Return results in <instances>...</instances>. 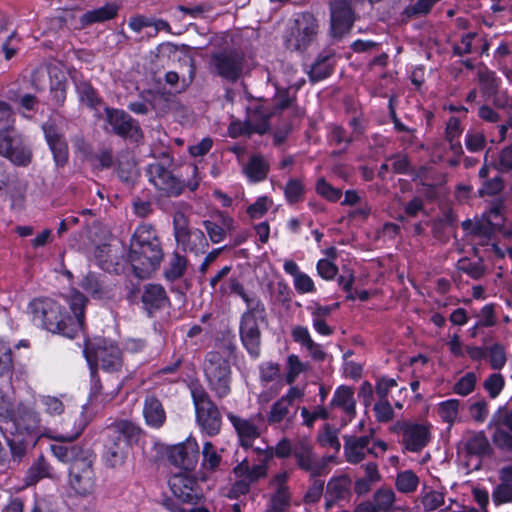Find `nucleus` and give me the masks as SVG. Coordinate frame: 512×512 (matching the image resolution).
I'll list each match as a JSON object with an SVG mask.
<instances>
[{"mask_svg":"<svg viewBox=\"0 0 512 512\" xmlns=\"http://www.w3.org/2000/svg\"><path fill=\"white\" fill-rule=\"evenodd\" d=\"M494 167L501 173L512 171V146H507L500 151L498 161L494 164Z\"/></svg>","mask_w":512,"mask_h":512,"instance_id":"obj_64","label":"nucleus"},{"mask_svg":"<svg viewBox=\"0 0 512 512\" xmlns=\"http://www.w3.org/2000/svg\"><path fill=\"white\" fill-rule=\"evenodd\" d=\"M40 404L44 407L45 413L50 416H60L65 410L62 400L56 396L41 395L39 397Z\"/></svg>","mask_w":512,"mask_h":512,"instance_id":"obj_56","label":"nucleus"},{"mask_svg":"<svg viewBox=\"0 0 512 512\" xmlns=\"http://www.w3.org/2000/svg\"><path fill=\"white\" fill-rule=\"evenodd\" d=\"M304 193L305 186L299 179H290L284 187L285 199L290 205L302 202Z\"/></svg>","mask_w":512,"mask_h":512,"instance_id":"obj_48","label":"nucleus"},{"mask_svg":"<svg viewBox=\"0 0 512 512\" xmlns=\"http://www.w3.org/2000/svg\"><path fill=\"white\" fill-rule=\"evenodd\" d=\"M94 356L96 364L104 371H117L122 366L121 352L115 345H98Z\"/></svg>","mask_w":512,"mask_h":512,"instance_id":"obj_26","label":"nucleus"},{"mask_svg":"<svg viewBox=\"0 0 512 512\" xmlns=\"http://www.w3.org/2000/svg\"><path fill=\"white\" fill-rule=\"evenodd\" d=\"M3 421L1 429L4 434H10V436H29L31 440H34L35 436L39 432L40 417L39 414L34 411L28 405L20 402L17 405L14 404L12 412Z\"/></svg>","mask_w":512,"mask_h":512,"instance_id":"obj_8","label":"nucleus"},{"mask_svg":"<svg viewBox=\"0 0 512 512\" xmlns=\"http://www.w3.org/2000/svg\"><path fill=\"white\" fill-rule=\"evenodd\" d=\"M275 115L269 108L260 106L252 111L243 124H239L240 134L252 135L254 133L263 135L270 129V119Z\"/></svg>","mask_w":512,"mask_h":512,"instance_id":"obj_22","label":"nucleus"},{"mask_svg":"<svg viewBox=\"0 0 512 512\" xmlns=\"http://www.w3.org/2000/svg\"><path fill=\"white\" fill-rule=\"evenodd\" d=\"M418 484L419 478L412 470H405L397 474L395 486L401 493L416 491Z\"/></svg>","mask_w":512,"mask_h":512,"instance_id":"obj_45","label":"nucleus"},{"mask_svg":"<svg viewBox=\"0 0 512 512\" xmlns=\"http://www.w3.org/2000/svg\"><path fill=\"white\" fill-rule=\"evenodd\" d=\"M169 462L185 471H192L199 458V446L195 439L188 438L186 441L173 445L167 449Z\"/></svg>","mask_w":512,"mask_h":512,"instance_id":"obj_16","label":"nucleus"},{"mask_svg":"<svg viewBox=\"0 0 512 512\" xmlns=\"http://www.w3.org/2000/svg\"><path fill=\"white\" fill-rule=\"evenodd\" d=\"M429 427L424 424L411 423L406 426L402 443L410 452H420L430 441Z\"/></svg>","mask_w":512,"mask_h":512,"instance_id":"obj_24","label":"nucleus"},{"mask_svg":"<svg viewBox=\"0 0 512 512\" xmlns=\"http://www.w3.org/2000/svg\"><path fill=\"white\" fill-rule=\"evenodd\" d=\"M106 120L113 132L123 138H131L137 141L142 137L141 128L127 112L115 108H105Z\"/></svg>","mask_w":512,"mask_h":512,"instance_id":"obj_15","label":"nucleus"},{"mask_svg":"<svg viewBox=\"0 0 512 512\" xmlns=\"http://www.w3.org/2000/svg\"><path fill=\"white\" fill-rule=\"evenodd\" d=\"M291 504L290 491L274 492L270 499L272 512H285Z\"/></svg>","mask_w":512,"mask_h":512,"instance_id":"obj_60","label":"nucleus"},{"mask_svg":"<svg viewBox=\"0 0 512 512\" xmlns=\"http://www.w3.org/2000/svg\"><path fill=\"white\" fill-rule=\"evenodd\" d=\"M295 448V440L291 441L289 438L283 437L274 447L267 446L263 450L265 461H271L274 457L278 459H287L293 456Z\"/></svg>","mask_w":512,"mask_h":512,"instance_id":"obj_39","label":"nucleus"},{"mask_svg":"<svg viewBox=\"0 0 512 512\" xmlns=\"http://www.w3.org/2000/svg\"><path fill=\"white\" fill-rule=\"evenodd\" d=\"M187 268V259L177 252H174L169 265L164 271V276L168 281H175L181 278Z\"/></svg>","mask_w":512,"mask_h":512,"instance_id":"obj_44","label":"nucleus"},{"mask_svg":"<svg viewBox=\"0 0 512 512\" xmlns=\"http://www.w3.org/2000/svg\"><path fill=\"white\" fill-rule=\"evenodd\" d=\"M268 172L269 164L261 155H253L244 167V173L251 182L263 181Z\"/></svg>","mask_w":512,"mask_h":512,"instance_id":"obj_38","label":"nucleus"},{"mask_svg":"<svg viewBox=\"0 0 512 512\" xmlns=\"http://www.w3.org/2000/svg\"><path fill=\"white\" fill-rule=\"evenodd\" d=\"M216 293L222 297L235 294L242 299L246 295L247 291L238 278L230 277L227 282L219 285Z\"/></svg>","mask_w":512,"mask_h":512,"instance_id":"obj_55","label":"nucleus"},{"mask_svg":"<svg viewBox=\"0 0 512 512\" xmlns=\"http://www.w3.org/2000/svg\"><path fill=\"white\" fill-rule=\"evenodd\" d=\"M5 437L7 440V444L10 447L11 456H12L13 460L18 461V462L21 461V459L26 454L27 445L29 444L30 441H32L31 437L24 436V435H21L19 437H17V436L8 437L6 434H5Z\"/></svg>","mask_w":512,"mask_h":512,"instance_id":"obj_49","label":"nucleus"},{"mask_svg":"<svg viewBox=\"0 0 512 512\" xmlns=\"http://www.w3.org/2000/svg\"><path fill=\"white\" fill-rule=\"evenodd\" d=\"M439 0H418L414 4L408 5L402 12V16L406 19L419 16H426L430 13L435 3Z\"/></svg>","mask_w":512,"mask_h":512,"instance_id":"obj_50","label":"nucleus"},{"mask_svg":"<svg viewBox=\"0 0 512 512\" xmlns=\"http://www.w3.org/2000/svg\"><path fill=\"white\" fill-rule=\"evenodd\" d=\"M479 82L482 93L487 97L495 96L498 93L499 79L495 72L490 70L479 71Z\"/></svg>","mask_w":512,"mask_h":512,"instance_id":"obj_46","label":"nucleus"},{"mask_svg":"<svg viewBox=\"0 0 512 512\" xmlns=\"http://www.w3.org/2000/svg\"><path fill=\"white\" fill-rule=\"evenodd\" d=\"M460 402L457 399H449L439 404L438 414L441 419L452 424L458 417Z\"/></svg>","mask_w":512,"mask_h":512,"instance_id":"obj_54","label":"nucleus"},{"mask_svg":"<svg viewBox=\"0 0 512 512\" xmlns=\"http://www.w3.org/2000/svg\"><path fill=\"white\" fill-rule=\"evenodd\" d=\"M307 369L308 364L303 363L297 355H289L287 358L288 371L285 376L286 383L292 385L296 381L297 377Z\"/></svg>","mask_w":512,"mask_h":512,"instance_id":"obj_51","label":"nucleus"},{"mask_svg":"<svg viewBox=\"0 0 512 512\" xmlns=\"http://www.w3.org/2000/svg\"><path fill=\"white\" fill-rule=\"evenodd\" d=\"M175 240L184 251H196V244L192 243V232L188 228V220L183 212H176L173 216Z\"/></svg>","mask_w":512,"mask_h":512,"instance_id":"obj_30","label":"nucleus"},{"mask_svg":"<svg viewBox=\"0 0 512 512\" xmlns=\"http://www.w3.org/2000/svg\"><path fill=\"white\" fill-rule=\"evenodd\" d=\"M0 155L18 166L28 165L32 157L30 149L12 127L0 130Z\"/></svg>","mask_w":512,"mask_h":512,"instance_id":"obj_13","label":"nucleus"},{"mask_svg":"<svg viewBox=\"0 0 512 512\" xmlns=\"http://www.w3.org/2000/svg\"><path fill=\"white\" fill-rule=\"evenodd\" d=\"M244 57L236 50H223L210 57L209 71L228 82H236L243 73Z\"/></svg>","mask_w":512,"mask_h":512,"instance_id":"obj_10","label":"nucleus"},{"mask_svg":"<svg viewBox=\"0 0 512 512\" xmlns=\"http://www.w3.org/2000/svg\"><path fill=\"white\" fill-rule=\"evenodd\" d=\"M80 432L73 436H61L66 443L53 444V455L63 463L69 464L68 485L80 496L91 495L97 487V474L95 469L96 455L93 450L80 444H73Z\"/></svg>","mask_w":512,"mask_h":512,"instance_id":"obj_2","label":"nucleus"},{"mask_svg":"<svg viewBox=\"0 0 512 512\" xmlns=\"http://www.w3.org/2000/svg\"><path fill=\"white\" fill-rule=\"evenodd\" d=\"M143 415L146 423L154 428L162 427L166 420V413L163 405L154 395H149L145 398Z\"/></svg>","mask_w":512,"mask_h":512,"instance_id":"obj_31","label":"nucleus"},{"mask_svg":"<svg viewBox=\"0 0 512 512\" xmlns=\"http://www.w3.org/2000/svg\"><path fill=\"white\" fill-rule=\"evenodd\" d=\"M195 484L196 481L184 473L175 474L169 479V486L173 494L186 503L193 502L195 498Z\"/></svg>","mask_w":512,"mask_h":512,"instance_id":"obj_29","label":"nucleus"},{"mask_svg":"<svg viewBox=\"0 0 512 512\" xmlns=\"http://www.w3.org/2000/svg\"><path fill=\"white\" fill-rule=\"evenodd\" d=\"M331 405L342 409L350 418L356 414L354 390L349 386H340L336 389Z\"/></svg>","mask_w":512,"mask_h":512,"instance_id":"obj_37","label":"nucleus"},{"mask_svg":"<svg viewBox=\"0 0 512 512\" xmlns=\"http://www.w3.org/2000/svg\"><path fill=\"white\" fill-rule=\"evenodd\" d=\"M467 456L477 458L489 457L493 453V448L484 431L468 430L463 434L461 441Z\"/></svg>","mask_w":512,"mask_h":512,"instance_id":"obj_21","label":"nucleus"},{"mask_svg":"<svg viewBox=\"0 0 512 512\" xmlns=\"http://www.w3.org/2000/svg\"><path fill=\"white\" fill-rule=\"evenodd\" d=\"M207 235L212 243H220L226 237L227 232L234 229V220L223 213H219L209 220L203 221Z\"/></svg>","mask_w":512,"mask_h":512,"instance_id":"obj_25","label":"nucleus"},{"mask_svg":"<svg viewBox=\"0 0 512 512\" xmlns=\"http://www.w3.org/2000/svg\"><path fill=\"white\" fill-rule=\"evenodd\" d=\"M163 258L162 243L154 226L139 225L131 237L128 253L134 274L139 278L148 277L159 268Z\"/></svg>","mask_w":512,"mask_h":512,"instance_id":"obj_3","label":"nucleus"},{"mask_svg":"<svg viewBox=\"0 0 512 512\" xmlns=\"http://www.w3.org/2000/svg\"><path fill=\"white\" fill-rule=\"evenodd\" d=\"M106 433L103 459L107 467L119 468L125 463L130 447L140 440L142 430L131 421L120 420L108 426Z\"/></svg>","mask_w":512,"mask_h":512,"instance_id":"obj_4","label":"nucleus"},{"mask_svg":"<svg viewBox=\"0 0 512 512\" xmlns=\"http://www.w3.org/2000/svg\"><path fill=\"white\" fill-rule=\"evenodd\" d=\"M258 320L240 319L239 335L242 345L252 358H258L261 347V330Z\"/></svg>","mask_w":512,"mask_h":512,"instance_id":"obj_20","label":"nucleus"},{"mask_svg":"<svg viewBox=\"0 0 512 512\" xmlns=\"http://www.w3.org/2000/svg\"><path fill=\"white\" fill-rule=\"evenodd\" d=\"M330 12L332 33L340 38L351 30L355 20L351 0H332Z\"/></svg>","mask_w":512,"mask_h":512,"instance_id":"obj_17","label":"nucleus"},{"mask_svg":"<svg viewBox=\"0 0 512 512\" xmlns=\"http://www.w3.org/2000/svg\"><path fill=\"white\" fill-rule=\"evenodd\" d=\"M221 462V456L216 452L211 442H206L203 446V466L206 469L214 471Z\"/></svg>","mask_w":512,"mask_h":512,"instance_id":"obj_63","label":"nucleus"},{"mask_svg":"<svg viewBox=\"0 0 512 512\" xmlns=\"http://www.w3.org/2000/svg\"><path fill=\"white\" fill-rule=\"evenodd\" d=\"M457 269L476 280L480 279L485 273V269L480 262H471L468 258L460 259L457 263Z\"/></svg>","mask_w":512,"mask_h":512,"instance_id":"obj_58","label":"nucleus"},{"mask_svg":"<svg viewBox=\"0 0 512 512\" xmlns=\"http://www.w3.org/2000/svg\"><path fill=\"white\" fill-rule=\"evenodd\" d=\"M51 467L43 456L37 458V460L27 470L24 478L26 486L35 485L40 479L50 476Z\"/></svg>","mask_w":512,"mask_h":512,"instance_id":"obj_41","label":"nucleus"},{"mask_svg":"<svg viewBox=\"0 0 512 512\" xmlns=\"http://www.w3.org/2000/svg\"><path fill=\"white\" fill-rule=\"evenodd\" d=\"M75 90L81 104L89 108H97L101 104V98L92 84L82 76H72Z\"/></svg>","mask_w":512,"mask_h":512,"instance_id":"obj_33","label":"nucleus"},{"mask_svg":"<svg viewBox=\"0 0 512 512\" xmlns=\"http://www.w3.org/2000/svg\"><path fill=\"white\" fill-rule=\"evenodd\" d=\"M488 426H498L512 433V409L501 406L492 415Z\"/></svg>","mask_w":512,"mask_h":512,"instance_id":"obj_53","label":"nucleus"},{"mask_svg":"<svg viewBox=\"0 0 512 512\" xmlns=\"http://www.w3.org/2000/svg\"><path fill=\"white\" fill-rule=\"evenodd\" d=\"M149 182L163 195L168 197L179 196L185 182L174 172V160L169 152H161L146 168Z\"/></svg>","mask_w":512,"mask_h":512,"instance_id":"obj_5","label":"nucleus"},{"mask_svg":"<svg viewBox=\"0 0 512 512\" xmlns=\"http://www.w3.org/2000/svg\"><path fill=\"white\" fill-rule=\"evenodd\" d=\"M475 384H476L475 373L468 372L455 383L453 390L455 393H457L459 395L467 396L474 390Z\"/></svg>","mask_w":512,"mask_h":512,"instance_id":"obj_62","label":"nucleus"},{"mask_svg":"<svg viewBox=\"0 0 512 512\" xmlns=\"http://www.w3.org/2000/svg\"><path fill=\"white\" fill-rule=\"evenodd\" d=\"M119 8V5L111 2L100 8L87 11L80 17V24L82 27H86L94 23H101L114 19L118 14Z\"/></svg>","mask_w":512,"mask_h":512,"instance_id":"obj_34","label":"nucleus"},{"mask_svg":"<svg viewBox=\"0 0 512 512\" xmlns=\"http://www.w3.org/2000/svg\"><path fill=\"white\" fill-rule=\"evenodd\" d=\"M191 396L195 406L197 423L209 436L217 435L222 425L218 407L200 384H192Z\"/></svg>","mask_w":512,"mask_h":512,"instance_id":"obj_7","label":"nucleus"},{"mask_svg":"<svg viewBox=\"0 0 512 512\" xmlns=\"http://www.w3.org/2000/svg\"><path fill=\"white\" fill-rule=\"evenodd\" d=\"M227 418L236 431L239 444L245 449L251 448L254 440L260 437L265 429V416L260 412L251 415L249 418H243L229 412Z\"/></svg>","mask_w":512,"mask_h":512,"instance_id":"obj_12","label":"nucleus"},{"mask_svg":"<svg viewBox=\"0 0 512 512\" xmlns=\"http://www.w3.org/2000/svg\"><path fill=\"white\" fill-rule=\"evenodd\" d=\"M316 191L319 195L331 202L338 201L342 195L341 189L331 186L324 178H320L317 181Z\"/></svg>","mask_w":512,"mask_h":512,"instance_id":"obj_59","label":"nucleus"},{"mask_svg":"<svg viewBox=\"0 0 512 512\" xmlns=\"http://www.w3.org/2000/svg\"><path fill=\"white\" fill-rule=\"evenodd\" d=\"M493 430L491 439L494 446L501 452L512 455V433L498 426H488Z\"/></svg>","mask_w":512,"mask_h":512,"instance_id":"obj_43","label":"nucleus"},{"mask_svg":"<svg viewBox=\"0 0 512 512\" xmlns=\"http://www.w3.org/2000/svg\"><path fill=\"white\" fill-rule=\"evenodd\" d=\"M146 94L147 102L149 103L151 110L154 111L157 116H165L180 106L176 96L166 90H149Z\"/></svg>","mask_w":512,"mask_h":512,"instance_id":"obj_23","label":"nucleus"},{"mask_svg":"<svg viewBox=\"0 0 512 512\" xmlns=\"http://www.w3.org/2000/svg\"><path fill=\"white\" fill-rule=\"evenodd\" d=\"M298 407L290 405L285 400L278 399L272 404L269 413L267 414V422L270 425H277L285 421L287 425L291 424L297 416Z\"/></svg>","mask_w":512,"mask_h":512,"instance_id":"obj_32","label":"nucleus"},{"mask_svg":"<svg viewBox=\"0 0 512 512\" xmlns=\"http://www.w3.org/2000/svg\"><path fill=\"white\" fill-rule=\"evenodd\" d=\"M87 302L88 299L82 293L72 290L60 299H34L30 309L33 319L39 321L44 329L72 339L84 327Z\"/></svg>","mask_w":512,"mask_h":512,"instance_id":"obj_1","label":"nucleus"},{"mask_svg":"<svg viewBox=\"0 0 512 512\" xmlns=\"http://www.w3.org/2000/svg\"><path fill=\"white\" fill-rule=\"evenodd\" d=\"M295 94L291 95L288 89H278L273 98V108L271 112L275 115L280 111L289 108L295 101Z\"/></svg>","mask_w":512,"mask_h":512,"instance_id":"obj_57","label":"nucleus"},{"mask_svg":"<svg viewBox=\"0 0 512 512\" xmlns=\"http://www.w3.org/2000/svg\"><path fill=\"white\" fill-rule=\"evenodd\" d=\"M293 457L297 467L309 473L312 478L328 473L327 461L318 458L312 442L307 437L295 439Z\"/></svg>","mask_w":512,"mask_h":512,"instance_id":"obj_11","label":"nucleus"},{"mask_svg":"<svg viewBox=\"0 0 512 512\" xmlns=\"http://www.w3.org/2000/svg\"><path fill=\"white\" fill-rule=\"evenodd\" d=\"M81 287L84 291L94 298H102L105 294L103 284L94 273H88L81 281Z\"/></svg>","mask_w":512,"mask_h":512,"instance_id":"obj_52","label":"nucleus"},{"mask_svg":"<svg viewBox=\"0 0 512 512\" xmlns=\"http://www.w3.org/2000/svg\"><path fill=\"white\" fill-rule=\"evenodd\" d=\"M319 33V22L311 12H301L293 18L285 36L287 49L304 52L312 45Z\"/></svg>","mask_w":512,"mask_h":512,"instance_id":"obj_6","label":"nucleus"},{"mask_svg":"<svg viewBox=\"0 0 512 512\" xmlns=\"http://www.w3.org/2000/svg\"><path fill=\"white\" fill-rule=\"evenodd\" d=\"M42 130L56 165L58 167L65 166L68 162L69 152L60 121L50 117L43 123Z\"/></svg>","mask_w":512,"mask_h":512,"instance_id":"obj_14","label":"nucleus"},{"mask_svg":"<svg viewBox=\"0 0 512 512\" xmlns=\"http://www.w3.org/2000/svg\"><path fill=\"white\" fill-rule=\"evenodd\" d=\"M374 434V430H370L369 435L364 436H344V454L346 461L350 464H359L362 462L367 454L376 456L374 446L369 447V443Z\"/></svg>","mask_w":512,"mask_h":512,"instance_id":"obj_19","label":"nucleus"},{"mask_svg":"<svg viewBox=\"0 0 512 512\" xmlns=\"http://www.w3.org/2000/svg\"><path fill=\"white\" fill-rule=\"evenodd\" d=\"M268 462L263 457L259 464L251 466L248 460L244 459L233 468V473L237 478H244L252 485L267 477Z\"/></svg>","mask_w":512,"mask_h":512,"instance_id":"obj_27","label":"nucleus"},{"mask_svg":"<svg viewBox=\"0 0 512 512\" xmlns=\"http://www.w3.org/2000/svg\"><path fill=\"white\" fill-rule=\"evenodd\" d=\"M334 63L335 61L333 53L319 54L310 68V81L318 82L330 76L334 68Z\"/></svg>","mask_w":512,"mask_h":512,"instance_id":"obj_36","label":"nucleus"},{"mask_svg":"<svg viewBox=\"0 0 512 512\" xmlns=\"http://www.w3.org/2000/svg\"><path fill=\"white\" fill-rule=\"evenodd\" d=\"M204 373L210 389L218 398H223L230 393V363L219 352L211 351L206 355Z\"/></svg>","mask_w":512,"mask_h":512,"instance_id":"obj_9","label":"nucleus"},{"mask_svg":"<svg viewBox=\"0 0 512 512\" xmlns=\"http://www.w3.org/2000/svg\"><path fill=\"white\" fill-rule=\"evenodd\" d=\"M292 339L304 347L311 358L316 361H324L327 354L322 349V346L311 338L308 329L304 326L297 325L292 328L291 331Z\"/></svg>","mask_w":512,"mask_h":512,"instance_id":"obj_28","label":"nucleus"},{"mask_svg":"<svg viewBox=\"0 0 512 512\" xmlns=\"http://www.w3.org/2000/svg\"><path fill=\"white\" fill-rule=\"evenodd\" d=\"M492 500L495 505H501L512 501V484L501 481L492 492Z\"/></svg>","mask_w":512,"mask_h":512,"instance_id":"obj_61","label":"nucleus"},{"mask_svg":"<svg viewBox=\"0 0 512 512\" xmlns=\"http://www.w3.org/2000/svg\"><path fill=\"white\" fill-rule=\"evenodd\" d=\"M351 480L347 476L331 478L327 483L326 493L336 500H344L350 496Z\"/></svg>","mask_w":512,"mask_h":512,"instance_id":"obj_40","label":"nucleus"},{"mask_svg":"<svg viewBox=\"0 0 512 512\" xmlns=\"http://www.w3.org/2000/svg\"><path fill=\"white\" fill-rule=\"evenodd\" d=\"M142 308L149 317L171 305L165 288L161 284L149 283L144 285L141 293Z\"/></svg>","mask_w":512,"mask_h":512,"instance_id":"obj_18","label":"nucleus"},{"mask_svg":"<svg viewBox=\"0 0 512 512\" xmlns=\"http://www.w3.org/2000/svg\"><path fill=\"white\" fill-rule=\"evenodd\" d=\"M489 364L494 370H501L507 362L505 347L496 342L491 346H487V356Z\"/></svg>","mask_w":512,"mask_h":512,"instance_id":"obj_47","label":"nucleus"},{"mask_svg":"<svg viewBox=\"0 0 512 512\" xmlns=\"http://www.w3.org/2000/svg\"><path fill=\"white\" fill-rule=\"evenodd\" d=\"M242 300L246 304V310L243 312L240 319L258 320L260 322L267 321L265 304L255 293L247 292Z\"/></svg>","mask_w":512,"mask_h":512,"instance_id":"obj_35","label":"nucleus"},{"mask_svg":"<svg viewBox=\"0 0 512 512\" xmlns=\"http://www.w3.org/2000/svg\"><path fill=\"white\" fill-rule=\"evenodd\" d=\"M396 496L391 488L382 487L373 494V505L378 512H390L393 509Z\"/></svg>","mask_w":512,"mask_h":512,"instance_id":"obj_42","label":"nucleus"}]
</instances>
